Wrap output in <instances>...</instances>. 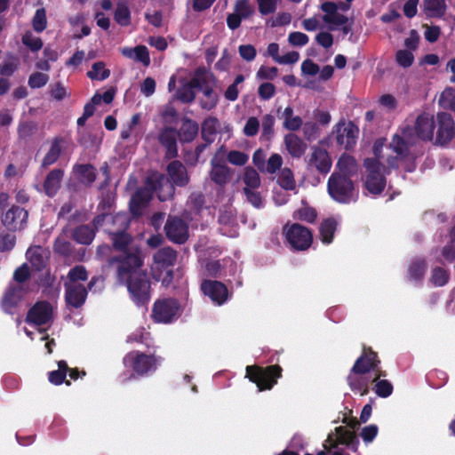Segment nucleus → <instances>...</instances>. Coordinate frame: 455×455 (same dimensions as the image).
Here are the masks:
<instances>
[{
  "mask_svg": "<svg viewBox=\"0 0 455 455\" xmlns=\"http://www.w3.org/2000/svg\"><path fill=\"white\" fill-rule=\"evenodd\" d=\"M74 172L82 183L88 185L92 184L96 178L95 170L90 164L76 165Z\"/></svg>",
  "mask_w": 455,
  "mask_h": 455,
  "instance_id": "72a5a7b5",
  "label": "nucleus"
},
{
  "mask_svg": "<svg viewBox=\"0 0 455 455\" xmlns=\"http://www.w3.org/2000/svg\"><path fill=\"white\" fill-rule=\"evenodd\" d=\"M333 132L336 133L337 142L346 149H350L356 143L359 129L352 122L341 120L335 125Z\"/></svg>",
  "mask_w": 455,
  "mask_h": 455,
  "instance_id": "dca6fc26",
  "label": "nucleus"
},
{
  "mask_svg": "<svg viewBox=\"0 0 455 455\" xmlns=\"http://www.w3.org/2000/svg\"><path fill=\"white\" fill-rule=\"evenodd\" d=\"M68 277V281L65 285H84V282L87 280L88 275L84 267L76 266L69 271Z\"/></svg>",
  "mask_w": 455,
  "mask_h": 455,
  "instance_id": "58836bf2",
  "label": "nucleus"
},
{
  "mask_svg": "<svg viewBox=\"0 0 455 455\" xmlns=\"http://www.w3.org/2000/svg\"><path fill=\"white\" fill-rule=\"evenodd\" d=\"M439 103L443 108L455 111V90L451 88L445 89L439 98Z\"/></svg>",
  "mask_w": 455,
  "mask_h": 455,
  "instance_id": "864d4df0",
  "label": "nucleus"
},
{
  "mask_svg": "<svg viewBox=\"0 0 455 455\" xmlns=\"http://www.w3.org/2000/svg\"><path fill=\"white\" fill-rule=\"evenodd\" d=\"M87 76L92 80L102 81L110 76V70L106 68L105 63L99 61L92 65V69L88 71Z\"/></svg>",
  "mask_w": 455,
  "mask_h": 455,
  "instance_id": "a19ab883",
  "label": "nucleus"
},
{
  "mask_svg": "<svg viewBox=\"0 0 455 455\" xmlns=\"http://www.w3.org/2000/svg\"><path fill=\"white\" fill-rule=\"evenodd\" d=\"M242 180L244 184L243 191L259 189L261 184L259 173L252 167H246L243 170Z\"/></svg>",
  "mask_w": 455,
  "mask_h": 455,
  "instance_id": "7c9ffc66",
  "label": "nucleus"
},
{
  "mask_svg": "<svg viewBox=\"0 0 455 455\" xmlns=\"http://www.w3.org/2000/svg\"><path fill=\"white\" fill-rule=\"evenodd\" d=\"M282 118L283 119V126L290 131H297L302 126V119L293 115V109L291 107L284 108Z\"/></svg>",
  "mask_w": 455,
  "mask_h": 455,
  "instance_id": "f704fd0d",
  "label": "nucleus"
},
{
  "mask_svg": "<svg viewBox=\"0 0 455 455\" xmlns=\"http://www.w3.org/2000/svg\"><path fill=\"white\" fill-rule=\"evenodd\" d=\"M234 12L244 19L252 12V8L249 4L248 0H237L235 5Z\"/></svg>",
  "mask_w": 455,
  "mask_h": 455,
  "instance_id": "0e129e2a",
  "label": "nucleus"
},
{
  "mask_svg": "<svg viewBox=\"0 0 455 455\" xmlns=\"http://www.w3.org/2000/svg\"><path fill=\"white\" fill-rule=\"evenodd\" d=\"M149 333L146 331L144 328H140L133 331L127 338V342L129 343H143L148 345L149 341Z\"/></svg>",
  "mask_w": 455,
  "mask_h": 455,
  "instance_id": "4d7b16f0",
  "label": "nucleus"
},
{
  "mask_svg": "<svg viewBox=\"0 0 455 455\" xmlns=\"http://www.w3.org/2000/svg\"><path fill=\"white\" fill-rule=\"evenodd\" d=\"M170 240L177 243H183L188 237V229L186 223L178 218H169L164 227Z\"/></svg>",
  "mask_w": 455,
  "mask_h": 455,
  "instance_id": "412c9836",
  "label": "nucleus"
},
{
  "mask_svg": "<svg viewBox=\"0 0 455 455\" xmlns=\"http://www.w3.org/2000/svg\"><path fill=\"white\" fill-rule=\"evenodd\" d=\"M317 213L315 210L307 204L302 203V206L294 213V218L307 222H314Z\"/></svg>",
  "mask_w": 455,
  "mask_h": 455,
  "instance_id": "a18cd8bd",
  "label": "nucleus"
},
{
  "mask_svg": "<svg viewBox=\"0 0 455 455\" xmlns=\"http://www.w3.org/2000/svg\"><path fill=\"white\" fill-rule=\"evenodd\" d=\"M24 294L21 284L10 286L3 298V308L5 312H11L12 309L20 301Z\"/></svg>",
  "mask_w": 455,
  "mask_h": 455,
  "instance_id": "393cba45",
  "label": "nucleus"
},
{
  "mask_svg": "<svg viewBox=\"0 0 455 455\" xmlns=\"http://www.w3.org/2000/svg\"><path fill=\"white\" fill-rule=\"evenodd\" d=\"M330 196L339 204H349L356 200L354 184L347 177L332 173L327 184Z\"/></svg>",
  "mask_w": 455,
  "mask_h": 455,
  "instance_id": "9d476101",
  "label": "nucleus"
},
{
  "mask_svg": "<svg viewBox=\"0 0 455 455\" xmlns=\"http://www.w3.org/2000/svg\"><path fill=\"white\" fill-rule=\"evenodd\" d=\"M288 42L292 46H304L309 42V37L299 31L291 32L288 36Z\"/></svg>",
  "mask_w": 455,
  "mask_h": 455,
  "instance_id": "052dcab7",
  "label": "nucleus"
},
{
  "mask_svg": "<svg viewBox=\"0 0 455 455\" xmlns=\"http://www.w3.org/2000/svg\"><path fill=\"white\" fill-rule=\"evenodd\" d=\"M48 80V75L41 72H35L28 78V85L31 88H41L47 84Z\"/></svg>",
  "mask_w": 455,
  "mask_h": 455,
  "instance_id": "bf43d9fd",
  "label": "nucleus"
},
{
  "mask_svg": "<svg viewBox=\"0 0 455 455\" xmlns=\"http://www.w3.org/2000/svg\"><path fill=\"white\" fill-rule=\"evenodd\" d=\"M124 56L141 62L144 66H148L150 63V57L148 50L146 46L139 45L135 48L125 47L121 50Z\"/></svg>",
  "mask_w": 455,
  "mask_h": 455,
  "instance_id": "c85d7f7f",
  "label": "nucleus"
},
{
  "mask_svg": "<svg viewBox=\"0 0 455 455\" xmlns=\"http://www.w3.org/2000/svg\"><path fill=\"white\" fill-rule=\"evenodd\" d=\"M358 443L353 431L347 427H338L328 435L323 447L331 455H358Z\"/></svg>",
  "mask_w": 455,
  "mask_h": 455,
  "instance_id": "6e6552de",
  "label": "nucleus"
},
{
  "mask_svg": "<svg viewBox=\"0 0 455 455\" xmlns=\"http://www.w3.org/2000/svg\"><path fill=\"white\" fill-rule=\"evenodd\" d=\"M379 377L380 374L378 371H376V375L373 377L372 381L375 383V392L380 397H387L393 392V386L389 381L386 379H380Z\"/></svg>",
  "mask_w": 455,
  "mask_h": 455,
  "instance_id": "ea45409f",
  "label": "nucleus"
},
{
  "mask_svg": "<svg viewBox=\"0 0 455 455\" xmlns=\"http://www.w3.org/2000/svg\"><path fill=\"white\" fill-rule=\"evenodd\" d=\"M15 235L11 234L0 235V251H9L15 245Z\"/></svg>",
  "mask_w": 455,
  "mask_h": 455,
  "instance_id": "774afa93",
  "label": "nucleus"
},
{
  "mask_svg": "<svg viewBox=\"0 0 455 455\" xmlns=\"http://www.w3.org/2000/svg\"><path fill=\"white\" fill-rule=\"evenodd\" d=\"M52 316L53 307L50 303L45 301L37 302L29 309L26 319L29 325L36 328V331L27 327L24 328L26 334L31 339H35L37 337L40 341L46 340L44 347L47 350V354L52 353L54 341L53 339L48 340V335L44 333L45 329L40 326H48L52 320Z\"/></svg>",
  "mask_w": 455,
  "mask_h": 455,
  "instance_id": "423d86ee",
  "label": "nucleus"
},
{
  "mask_svg": "<svg viewBox=\"0 0 455 455\" xmlns=\"http://www.w3.org/2000/svg\"><path fill=\"white\" fill-rule=\"evenodd\" d=\"M287 241L296 250L307 249L313 241L310 230L299 224H292L284 228Z\"/></svg>",
  "mask_w": 455,
  "mask_h": 455,
  "instance_id": "4468645a",
  "label": "nucleus"
},
{
  "mask_svg": "<svg viewBox=\"0 0 455 455\" xmlns=\"http://www.w3.org/2000/svg\"><path fill=\"white\" fill-rule=\"evenodd\" d=\"M227 160L232 165L243 166L249 161V155L239 150H230L227 153Z\"/></svg>",
  "mask_w": 455,
  "mask_h": 455,
  "instance_id": "09e8293b",
  "label": "nucleus"
},
{
  "mask_svg": "<svg viewBox=\"0 0 455 455\" xmlns=\"http://www.w3.org/2000/svg\"><path fill=\"white\" fill-rule=\"evenodd\" d=\"M316 43L325 49H329L333 44V36L329 31H321L315 36Z\"/></svg>",
  "mask_w": 455,
  "mask_h": 455,
  "instance_id": "338daca9",
  "label": "nucleus"
},
{
  "mask_svg": "<svg viewBox=\"0 0 455 455\" xmlns=\"http://www.w3.org/2000/svg\"><path fill=\"white\" fill-rule=\"evenodd\" d=\"M284 142L288 152L293 157H300L307 148V145L302 140L292 133L285 136Z\"/></svg>",
  "mask_w": 455,
  "mask_h": 455,
  "instance_id": "c756f323",
  "label": "nucleus"
},
{
  "mask_svg": "<svg viewBox=\"0 0 455 455\" xmlns=\"http://www.w3.org/2000/svg\"><path fill=\"white\" fill-rule=\"evenodd\" d=\"M383 148V141H377L373 148L374 156L365 159L363 164L365 168L364 187L368 193L373 196L380 194L386 186L384 161L390 168L398 167L400 164L404 167L406 165L399 157L396 158V156L394 158L387 156L385 159Z\"/></svg>",
  "mask_w": 455,
  "mask_h": 455,
  "instance_id": "20e7f679",
  "label": "nucleus"
},
{
  "mask_svg": "<svg viewBox=\"0 0 455 455\" xmlns=\"http://www.w3.org/2000/svg\"><path fill=\"white\" fill-rule=\"evenodd\" d=\"M436 123L434 116L423 113L416 120L414 132L411 128H403L395 134L389 148L387 150H393L396 158L406 164L405 170L412 172L415 169L414 156L410 153V147L416 142V138L422 140H432L434 139Z\"/></svg>",
  "mask_w": 455,
  "mask_h": 455,
  "instance_id": "7ed1b4c3",
  "label": "nucleus"
},
{
  "mask_svg": "<svg viewBox=\"0 0 455 455\" xmlns=\"http://www.w3.org/2000/svg\"><path fill=\"white\" fill-rule=\"evenodd\" d=\"M437 130L435 143L443 145L449 142L454 135V123L451 116L446 113L437 115Z\"/></svg>",
  "mask_w": 455,
  "mask_h": 455,
  "instance_id": "aec40b11",
  "label": "nucleus"
},
{
  "mask_svg": "<svg viewBox=\"0 0 455 455\" xmlns=\"http://www.w3.org/2000/svg\"><path fill=\"white\" fill-rule=\"evenodd\" d=\"M219 121L215 117L207 118L202 126V133L205 140L212 141V136L217 132Z\"/></svg>",
  "mask_w": 455,
  "mask_h": 455,
  "instance_id": "c03bdc74",
  "label": "nucleus"
},
{
  "mask_svg": "<svg viewBox=\"0 0 455 455\" xmlns=\"http://www.w3.org/2000/svg\"><path fill=\"white\" fill-rule=\"evenodd\" d=\"M95 232L92 228L89 226H81L74 231L73 236L78 243L88 244L92 241Z\"/></svg>",
  "mask_w": 455,
  "mask_h": 455,
  "instance_id": "79ce46f5",
  "label": "nucleus"
},
{
  "mask_svg": "<svg viewBox=\"0 0 455 455\" xmlns=\"http://www.w3.org/2000/svg\"><path fill=\"white\" fill-rule=\"evenodd\" d=\"M198 132V124L189 119H184L182 121V125L180 127V140L183 141H191L193 140Z\"/></svg>",
  "mask_w": 455,
  "mask_h": 455,
  "instance_id": "c9c22d12",
  "label": "nucleus"
},
{
  "mask_svg": "<svg viewBox=\"0 0 455 455\" xmlns=\"http://www.w3.org/2000/svg\"><path fill=\"white\" fill-rule=\"evenodd\" d=\"M180 307L174 299H157L154 303L152 317L156 323H170L180 315Z\"/></svg>",
  "mask_w": 455,
  "mask_h": 455,
  "instance_id": "ddd939ff",
  "label": "nucleus"
},
{
  "mask_svg": "<svg viewBox=\"0 0 455 455\" xmlns=\"http://www.w3.org/2000/svg\"><path fill=\"white\" fill-rule=\"evenodd\" d=\"M158 140L166 148L168 157H174L177 155L176 131L174 129L170 127L163 129L158 135Z\"/></svg>",
  "mask_w": 455,
  "mask_h": 455,
  "instance_id": "bb28decb",
  "label": "nucleus"
},
{
  "mask_svg": "<svg viewBox=\"0 0 455 455\" xmlns=\"http://www.w3.org/2000/svg\"><path fill=\"white\" fill-rule=\"evenodd\" d=\"M60 145L59 140H54L52 143V146L45 155L44 160H43V165L48 166L55 163L60 154Z\"/></svg>",
  "mask_w": 455,
  "mask_h": 455,
  "instance_id": "603ef678",
  "label": "nucleus"
},
{
  "mask_svg": "<svg viewBox=\"0 0 455 455\" xmlns=\"http://www.w3.org/2000/svg\"><path fill=\"white\" fill-rule=\"evenodd\" d=\"M308 165L315 167L320 172L327 173L331 170V160L325 149L313 147L308 158Z\"/></svg>",
  "mask_w": 455,
  "mask_h": 455,
  "instance_id": "4be33fe9",
  "label": "nucleus"
},
{
  "mask_svg": "<svg viewBox=\"0 0 455 455\" xmlns=\"http://www.w3.org/2000/svg\"><path fill=\"white\" fill-rule=\"evenodd\" d=\"M448 274L444 269L436 267L433 270L431 282L435 286H443L448 282Z\"/></svg>",
  "mask_w": 455,
  "mask_h": 455,
  "instance_id": "e2e57ef3",
  "label": "nucleus"
},
{
  "mask_svg": "<svg viewBox=\"0 0 455 455\" xmlns=\"http://www.w3.org/2000/svg\"><path fill=\"white\" fill-rule=\"evenodd\" d=\"M337 169L338 172H335L334 173L350 179L354 174L357 172L358 165L353 156L343 154L338 160Z\"/></svg>",
  "mask_w": 455,
  "mask_h": 455,
  "instance_id": "cd10ccee",
  "label": "nucleus"
},
{
  "mask_svg": "<svg viewBox=\"0 0 455 455\" xmlns=\"http://www.w3.org/2000/svg\"><path fill=\"white\" fill-rule=\"evenodd\" d=\"M379 428L376 425H369L362 428L360 436L364 443H371L377 436Z\"/></svg>",
  "mask_w": 455,
  "mask_h": 455,
  "instance_id": "680f3d73",
  "label": "nucleus"
},
{
  "mask_svg": "<svg viewBox=\"0 0 455 455\" xmlns=\"http://www.w3.org/2000/svg\"><path fill=\"white\" fill-rule=\"evenodd\" d=\"M338 224L339 221L334 218H330L323 221L320 226V235L323 243L329 244L331 243Z\"/></svg>",
  "mask_w": 455,
  "mask_h": 455,
  "instance_id": "473e14b6",
  "label": "nucleus"
},
{
  "mask_svg": "<svg viewBox=\"0 0 455 455\" xmlns=\"http://www.w3.org/2000/svg\"><path fill=\"white\" fill-rule=\"evenodd\" d=\"M163 362L161 356L146 355L140 351L128 353L123 360L124 367L132 376H147L154 372Z\"/></svg>",
  "mask_w": 455,
  "mask_h": 455,
  "instance_id": "1a4fd4ad",
  "label": "nucleus"
},
{
  "mask_svg": "<svg viewBox=\"0 0 455 455\" xmlns=\"http://www.w3.org/2000/svg\"><path fill=\"white\" fill-rule=\"evenodd\" d=\"M379 361L377 355L372 351H365L355 363L349 375L347 383L350 388L361 395L368 393L369 385L378 371Z\"/></svg>",
  "mask_w": 455,
  "mask_h": 455,
  "instance_id": "39448f33",
  "label": "nucleus"
},
{
  "mask_svg": "<svg viewBox=\"0 0 455 455\" xmlns=\"http://www.w3.org/2000/svg\"><path fill=\"white\" fill-rule=\"evenodd\" d=\"M58 367L57 371H52L49 373V381L54 385H60L63 382L68 370L65 361H60Z\"/></svg>",
  "mask_w": 455,
  "mask_h": 455,
  "instance_id": "de8ad7c7",
  "label": "nucleus"
},
{
  "mask_svg": "<svg viewBox=\"0 0 455 455\" xmlns=\"http://www.w3.org/2000/svg\"><path fill=\"white\" fill-rule=\"evenodd\" d=\"M283 158L279 154H273L265 164L264 172L273 174L281 168Z\"/></svg>",
  "mask_w": 455,
  "mask_h": 455,
  "instance_id": "13d9d810",
  "label": "nucleus"
},
{
  "mask_svg": "<svg viewBox=\"0 0 455 455\" xmlns=\"http://www.w3.org/2000/svg\"><path fill=\"white\" fill-rule=\"evenodd\" d=\"M246 377L257 385L259 391L271 389L277 379L281 377V368L279 366L267 368L247 366Z\"/></svg>",
  "mask_w": 455,
  "mask_h": 455,
  "instance_id": "f8f14e48",
  "label": "nucleus"
},
{
  "mask_svg": "<svg viewBox=\"0 0 455 455\" xmlns=\"http://www.w3.org/2000/svg\"><path fill=\"white\" fill-rule=\"evenodd\" d=\"M26 256L32 267L40 270L46 265L49 251L41 246H32L27 251Z\"/></svg>",
  "mask_w": 455,
  "mask_h": 455,
  "instance_id": "b1692460",
  "label": "nucleus"
},
{
  "mask_svg": "<svg viewBox=\"0 0 455 455\" xmlns=\"http://www.w3.org/2000/svg\"><path fill=\"white\" fill-rule=\"evenodd\" d=\"M210 74L197 72L193 77H189L186 70H178L172 75L168 83V91L172 92L176 86L174 98L184 102L190 103L196 98L195 89H199L201 83H206Z\"/></svg>",
  "mask_w": 455,
  "mask_h": 455,
  "instance_id": "0eeeda50",
  "label": "nucleus"
},
{
  "mask_svg": "<svg viewBox=\"0 0 455 455\" xmlns=\"http://www.w3.org/2000/svg\"><path fill=\"white\" fill-rule=\"evenodd\" d=\"M445 4L443 0H425L424 12L429 17H439L443 14Z\"/></svg>",
  "mask_w": 455,
  "mask_h": 455,
  "instance_id": "4c0bfd02",
  "label": "nucleus"
},
{
  "mask_svg": "<svg viewBox=\"0 0 455 455\" xmlns=\"http://www.w3.org/2000/svg\"><path fill=\"white\" fill-rule=\"evenodd\" d=\"M167 173L172 183L158 172L148 175L146 188L137 191L131 199L130 209L133 215L140 213L141 208L152 198L153 192L157 193L160 201H165L173 196L174 186L183 187L189 181L185 166L178 161H173L167 166Z\"/></svg>",
  "mask_w": 455,
  "mask_h": 455,
  "instance_id": "f03ea898",
  "label": "nucleus"
},
{
  "mask_svg": "<svg viewBox=\"0 0 455 455\" xmlns=\"http://www.w3.org/2000/svg\"><path fill=\"white\" fill-rule=\"evenodd\" d=\"M33 28L36 32H42L44 30L47 25L45 10L39 8L36 11V13L32 20Z\"/></svg>",
  "mask_w": 455,
  "mask_h": 455,
  "instance_id": "5fc2aeb1",
  "label": "nucleus"
},
{
  "mask_svg": "<svg viewBox=\"0 0 455 455\" xmlns=\"http://www.w3.org/2000/svg\"><path fill=\"white\" fill-rule=\"evenodd\" d=\"M395 60L403 68H409L414 61V55L410 50H399L396 52Z\"/></svg>",
  "mask_w": 455,
  "mask_h": 455,
  "instance_id": "6e6d98bb",
  "label": "nucleus"
},
{
  "mask_svg": "<svg viewBox=\"0 0 455 455\" xmlns=\"http://www.w3.org/2000/svg\"><path fill=\"white\" fill-rule=\"evenodd\" d=\"M109 222L118 224L119 228L121 229H124L128 226V218L124 213H119V214L116 215L115 217L102 214V215L98 216L94 220V226L96 228H98L99 226L102 225V223H109Z\"/></svg>",
  "mask_w": 455,
  "mask_h": 455,
  "instance_id": "e433bc0d",
  "label": "nucleus"
},
{
  "mask_svg": "<svg viewBox=\"0 0 455 455\" xmlns=\"http://www.w3.org/2000/svg\"><path fill=\"white\" fill-rule=\"evenodd\" d=\"M115 20L121 26H127L130 23V10L124 3H120L116 6Z\"/></svg>",
  "mask_w": 455,
  "mask_h": 455,
  "instance_id": "8fccbe9b",
  "label": "nucleus"
},
{
  "mask_svg": "<svg viewBox=\"0 0 455 455\" xmlns=\"http://www.w3.org/2000/svg\"><path fill=\"white\" fill-rule=\"evenodd\" d=\"M66 286V301L74 307L82 306L86 299L87 291L84 285H65Z\"/></svg>",
  "mask_w": 455,
  "mask_h": 455,
  "instance_id": "5701e85b",
  "label": "nucleus"
},
{
  "mask_svg": "<svg viewBox=\"0 0 455 455\" xmlns=\"http://www.w3.org/2000/svg\"><path fill=\"white\" fill-rule=\"evenodd\" d=\"M278 183L286 190H293L296 188V182L292 172L289 168H283L278 177Z\"/></svg>",
  "mask_w": 455,
  "mask_h": 455,
  "instance_id": "37998d69",
  "label": "nucleus"
},
{
  "mask_svg": "<svg viewBox=\"0 0 455 455\" xmlns=\"http://www.w3.org/2000/svg\"><path fill=\"white\" fill-rule=\"evenodd\" d=\"M63 173L60 170L52 171L46 177L44 188L45 193L52 196L58 191Z\"/></svg>",
  "mask_w": 455,
  "mask_h": 455,
  "instance_id": "2f4dec72",
  "label": "nucleus"
},
{
  "mask_svg": "<svg viewBox=\"0 0 455 455\" xmlns=\"http://www.w3.org/2000/svg\"><path fill=\"white\" fill-rule=\"evenodd\" d=\"M211 170L209 177L211 180L220 188H224L231 180L233 171L223 160L215 155L211 162Z\"/></svg>",
  "mask_w": 455,
  "mask_h": 455,
  "instance_id": "f3484780",
  "label": "nucleus"
},
{
  "mask_svg": "<svg viewBox=\"0 0 455 455\" xmlns=\"http://www.w3.org/2000/svg\"><path fill=\"white\" fill-rule=\"evenodd\" d=\"M212 76L210 75V78L207 79L206 83H201V85L199 86V90L203 92V98L201 99V106L204 109H212L213 108L217 103H218V96L213 92L212 88Z\"/></svg>",
  "mask_w": 455,
  "mask_h": 455,
  "instance_id": "a878e982",
  "label": "nucleus"
},
{
  "mask_svg": "<svg viewBox=\"0 0 455 455\" xmlns=\"http://www.w3.org/2000/svg\"><path fill=\"white\" fill-rule=\"evenodd\" d=\"M112 234L114 248L121 253L117 259L118 281L127 287L131 299L136 305H146L150 299V283L146 272L141 269V252L126 233Z\"/></svg>",
  "mask_w": 455,
  "mask_h": 455,
  "instance_id": "f257e3e1",
  "label": "nucleus"
},
{
  "mask_svg": "<svg viewBox=\"0 0 455 455\" xmlns=\"http://www.w3.org/2000/svg\"><path fill=\"white\" fill-rule=\"evenodd\" d=\"M339 8L343 11H347L348 5L342 4L338 6L331 2H326L321 5V9L324 12L322 20L328 25L330 30L338 29L340 26L348 22V18L339 12Z\"/></svg>",
  "mask_w": 455,
  "mask_h": 455,
  "instance_id": "2eb2a0df",
  "label": "nucleus"
},
{
  "mask_svg": "<svg viewBox=\"0 0 455 455\" xmlns=\"http://www.w3.org/2000/svg\"><path fill=\"white\" fill-rule=\"evenodd\" d=\"M278 70L275 67L261 66L256 74L258 79L272 80L276 77Z\"/></svg>",
  "mask_w": 455,
  "mask_h": 455,
  "instance_id": "69168bd1",
  "label": "nucleus"
},
{
  "mask_svg": "<svg viewBox=\"0 0 455 455\" xmlns=\"http://www.w3.org/2000/svg\"><path fill=\"white\" fill-rule=\"evenodd\" d=\"M426 270L424 260L417 259L409 267V277L411 281L418 282L422 279Z\"/></svg>",
  "mask_w": 455,
  "mask_h": 455,
  "instance_id": "49530a36",
  "label": "nucleus"
},
{
  "mask_svg": "<svg viewBox=\"0 0 455 455\" xmlns=\"http://www.w3.org/2000/svg\"><path fill=\"white\" fill-rule=\"evenodd\" d=\"M28 212L19 206H12L2 216L3 225L12 231L22 230L28 223Z\"/></svg>",
  "mask_w": 455,
  "mask_h": 455,
  "instance_id": "a211bd4d",
  "label": "nucleus"
},
{
  "mask_svg": "<svg viewBox=\"0 0 455 455\" xmlns=\"http://www.w3.org/2000/svg\"><path fill=\"white\" fill-rule=\"evenodd\" d=\"M176 259V253L171 248H163L154 256L152 274L154 278L160 280L164 286H168L172 279V272L170 268Z\"/></svg>",
  "mask_w": 455,
  "mask_h": 455,
  "instance_id": "9b49d317",
  "label": "nucleus"
},
{
  "mask_svg": "<svg viewBox=\"0 0 455 455\" xmlns=\"http://www.w3.org/2000/svg\"><path fill=\"white\" fill-rule=\"evenodd\" d=\"M22 43L32 52H38L43 47V42L41 38L33 35L31 32H27L24 34L22 36Z\"/></svg>",
  "mask_w": 455,
  "mask_h": 455,
  "instance_id": "3c124183",
  "label": "nucleus"
},
{
  "mask_svg": "<svg viewBox=\"0 0 455 455\" xmlns=\"http://www.w3.org/2000/svg\"><path fill=\"white\" fill-rule=\"evenodd\" d=\"M201 288L204 294L219 306L224 304L229 297L228 288L219 281H204Z\"/></svg>",
  "mask_w": 455,
  "mask_h": 455,
  "instance_id": "6ab92c4d",
  "label": "nucleus"
}]
</instances>
